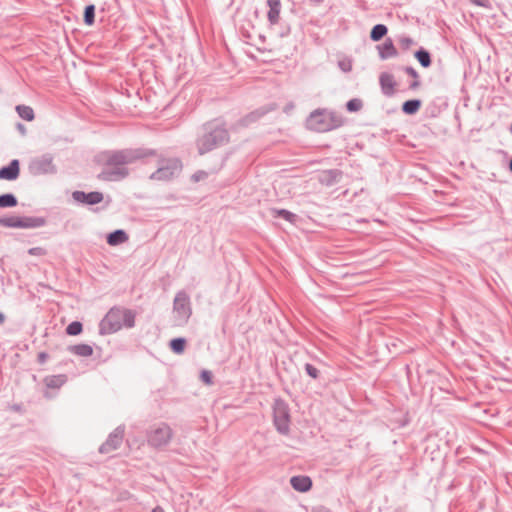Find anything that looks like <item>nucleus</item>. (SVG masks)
Segmentation results:
<instances>
[{"label":"nucleus","instance_id":"obj_1","mask_svg":"<svg viewBox=\"0 0 512 512\" xmlns=\"http://www.w3.org/2000/svg\"><path fill=\"white\" fill-rule=\"evenodd\" d=\"M143 155L138 150L126 149L107 152L104 155L105 167L99 178L105 181H119L129 174L127 165L135 162Z\"/></svg>","mask_w":512,"mask_h":512},{"label":"nucleus","instance_id":"obj_2","mask_svg":"<svg viewBox=\"0 0 512 512\" xmlns=\"http://www.w3.org/2000/svg\"><path fill=\"white\" fill-rule=\"evenodd\" d=\"M135 325V313L126 308L113 307L100 322V334H112L122 328H132Z\"/></svg>","mask_w":512,"mask_h":512},{"label":"nucleus","instance_id":"obj_3","mask_svg":"<svg viewBox=\"0 0 512 512\" xmlns=\"http://www.w3.org/2000/svg\"><path fill=\"white\" fill-rule=\"evenodd\" d=\"M183 170V164L176 157H159L157 169L149 175V179L158 182H169L178 178Z\"/></svg>","mask_w":512,"mask_h":512},{"label":"nucleus","instance_id":"obj_4","mask_svg":"<svg viewBox=\"0 0 512 512\" xmlns=\"http://www.w3.org/2000/svg\"><path fill=\"white\" fill-rule=\"evenodd\" d=\"M310 130L316 132H327L342 125V120L335 113L326 109L313 111L306 120Z\"/></svg>","mask_w":512,"mask_h":512},{"label":"nucleus","instance_id":"obj_5","mask_svg":"<svg viewBox=\"0 0 512 512\" xmlns=\"http://www.w3.org/2000/svg\"><path fill=\"white\" fill-rule=\"evenodd\" d=\"M228 141V132L221 126L206 127L205 132L197 139L200 154H205Z\"/></svg>","mask_w":512,"mask_h":512},{"label":"nucleus","instance_id":"obj_6","mask_svg":"<svg viewBox=\"0 0 512 512\" xmlns=\"http://www.w3.org/2000/svg\"><path fill=\"white\" fill-rule=\"evenodd\" d=\"M192 315L190 296L185 291H178L173 300L172 322L174 326H184Z\"/></svg>","mask_w":512,"mask_h":512},{"label":"nucleus","instance_id":"obj_7","mask_svg":"<svg viewBox=\"0 0 512 512\" xmlns=\"http://www.w3.org/2000/svg\"><path fill=\"white\" fill-rule=\"evenodd\" d=\"M173 438V430L167 423H158L151 426L146 433L149 446L160 449L166 447Z\"/></svg>","mask_w":512,"mask_h":512},{"label":"nucleus","instance_id":"obj_8","mask_svg":"<svg viewBox=\"0 0 512 512\" xmlns=\"http://www.w3.org/2000/svg\"><path fill=\"white\" fill-rule=\"evenodd\" d=\"M273 422L276 430L282 435L290 432V409L282 399H275L273 404Z\"/></svg>","mask_w":512,"mask_h":512},{"label":"nucleus","instance_id":"obj_9","mask_svg":"<svg viewBox=\"0 0 512 512\" xmlns=\"http://www.w3.org/2000/svg\"><path fill=\"white\" fill-rule=\"evenodd\" d=\"M125 433L124 426H118L115 428L109 435L106 441L100 446L99 452L102 454L110 453L117 448L120 447V445L123 442Z\"/></svg>","mask_w":512,"mask_h":512},{"label":"nucleus","instance_id":"obj_10","mask_svg":"<svg viewBox=\"0 0 512 512\" xmlns=\"http://www.w3.org/2000/svg\"><path fill=\"white\" fill-rule=\"evenodd\" d=\"M30 169L34 175L52 174L56 171L53 159L50 156H43L32 161Z\"/></svg>","mask_w":512,"mask_h":512},{"label":"nucleus","instance_id":"obj_11","mask_svg":"<svg viewBox=\"0 0 512 512\" xmlns=\"http://www.w3.org/2000/svg\"><path fill=\"white\" fill-rule=\"evenodd\" d=\"M72 198L75 202L80 204L94 205L103 200V194L98 191L85 193L83 191H74Z\"/></svg>","mask_w":512,"mask_h":512},{"label":"nucleus","instance_id":"obj_12","mask_svg":"<svg viewBox=\"0 0 512 512\" xmlns=\"http://www.w3.org/2000/svg\"><path fill=\"white\" fill-rule=\"evenodd\" d=\"M19 172V160L14 159L8 166L2 167L0 169V179L8 181L16 180L19 176Z\"/></svg>","mask_w":512,"mask_h":512},{"label":"nucleus","instance_id":"obj_13","mask_svg":"<svg viewBox=\"0 0 512 512\" xmlns=\"http://www.w3.org/2000/svg\"><path fill=\"white\" fill-rule=\"evenodd\" d=\"M46 223V218L41 216H20V229L40 228Z\"/></svg>","mask_w":512,"mask_h":512},{"label":"nucleus","instance_id":"obj_14","mask_svg":"<svg viewBox=\"0 0 512 512\" xmlns=\"http://www.w3.org/2000/svg\"><path fill=\"white\" fill-rule=\"evenodd\" d=\"M379 57L382 60L397 56V50L392 39L387 38L383 44L377 46Z\"/></svg>","mask_w":512,"mask_h":512},{"label":"nucleus","instance_id":"obj_15","mask_svg":"<svg viewBox=\"0 0 512 512\" xmlns=\"http://www.w3.org/2000/svg\"><path fill=\"white\" fill-rule=\"evenodd\" d=\"M290 484L296 491L307 492L312 486V481L308 476L298 475L290 479Z\"/></svg>","mask_w":512,"mask_h":512},{"label":"nucleus","instance_id":"obj_16","mask_svg":"<svg viewBox=\"0 0 512 512\" xmlns=\"http://www.w3.org/2000/svg\"><path fill=\"white\" fill-rule=\"evenodd\" d=\"M267 5L269 7L267 13L268 21L271 25H275L279 20L281 2L280 0H267Z\"/></svg>","mask_w":512,"mask_h":512},{"label":"nucleus","instance_id":"obj_17","mask_svg":"<svg viewBox=\"0 0 512 512\" xmlns=\"http://www.w3.org/2000/svg\"><path fill=\"white\" fill-rule=\"evenodd\" d=\"M67 382L65 374L50 375L44 378V383L48 389H60Z\"/></svg>","mask_w":512,"mask_h":512},{"label":"nucleus","instance_id":"obj_18","mask_svg":"<svg viewBox=\"0 0 512 512\" xmlns=\"http://www.w3.org/2000/svg\"><path fill=\"white\" fill-rule=\"evenodd\" d=\"M380 84L385 95H392L394 93L395 81L392 75L383 73L380 76Z\"/></svg>","mask_w":512,"mask_h":512},{"label":"nucleus","instance_id":"obj_19","mask_svg":"<svg viewBox=\"0 0 512 512\" xmlns=\"http://www.w3.org/2000/svg\"><path fill=\"white\" fill-rule=\"evenodd\" d=\"M128 240L127 233L122 229H117L107 236V243L111 246H117Z\"/></svg>","mask_w":512,"mask_h":512},{"label":"nucleus","instance_id":"obj_20","mask_svg":"<svg viewBox=\"0 0 512 512\" xmlns=\"http://www.w3.org/2000/svg\"><path fill=\"white\" fill-rule=\"evenodd\" d=\"M68 350L80 357H89L93 354V347L88 344H76L68 348Z\"/></svg>","mask_w":512,"mask_h":512},{"label":"nucleus","instance_id":"obj_21","mask_svg":"<svg viewBox=\"0 0 512 512\" xmlns=\"http://www.w3.org/2000/svg\"><path fill=\"white\" fill-rule=\"evenodd\" d=\"M16 112L20 118L26 121H32L35 118L34 110L27 105H17Z\"/></svg>","mask_w":512,"mask_h":512},{"label":"nucleus","instance_id":"obj_22","mask_svg":"<svg viewBox=\"0 0 512 512\" xmlns=\"http://www.w3.org/2000/svg\"><path fill=\"white\" fill-rule=\"evenodd\" d=\"M271 214L273 217H282L289 223H295L297 216L286 209H271Z\"/></svg>","mask_w":512,"mask_h":512},{"label":"nucleus","instance_id":"obj_23","mask_svg":"<svg viewBox=\"0 0 512 512\" xmlns=\"http://www.w3.org/2000/svg\"><path fill=\"white\" fill-rule=\"evenodd\" d=\"M0 225L7 228L20 229V216L12 215L0 218Z\"/></svg>","mask_w":512,"mask_h":512},{"label":"nucleus","instance_id":"obj_24","mask_svg":"<svg viewBox=\"0 0 512 512\" xmlns=\"http://www.w3.org/2000/svg\"><path fill=\"white\" fill-rule=\"evenodd\" d=\"M387 31L388 29L384 24H377L372 28L370 38L373 41H379L387 34Z\"/></svg>","mask_w":512,"mask_h":512},{"label":"nucleus","instance_id":"obj_25","mask_svg":"<svg viewBox=\"0 0 512 512\" xmlns=\"http://www.w3.org/2000/svg\"><path fill=\"white\" fill-rule=\"evenodd\" d=\"M421 106V101L418 100V99H413V100H408L406 102H404L403 106H402V110L404 113L406 114H414L418 111V109L420 108Z\"/></svg>","mask_w":512,"mask_h":512},{"label":"nucleus","instance_id":"obj_26","mask_svg":"<svg viewBox=\"0 0 512 512\" xmlns=\"http://www.w3.org/2000/svg\"><path fill=\"white\" fill-rule=\"evenodd\" d=\"M17 205V198L12 193L0 195V208L15 207Z\"/></svg>","mask_w":512,"mask_h":512},{"label":"nucleus","instance_id":"obj_27","mask_svg":"<svg viewBox=\"0 0 512 512\" xmlns=\"http://www.w3.org/2000/svg\"><path fill=\"white\" fill-rule=\"evenodd\" d=\"M415 57L417 58V60L421 64V66H423L424 68H427L430 66L431 58H430V54L428 51H426L424 49H420L415 53Z\"/></svg>","mask_w":512,"mask_h":512},{"label":"nucleus","instance_id":"obj_28","mask_svg":"<svg viewBox=\"0 0 512 512\" xmlns=\"http://www.w3.org/2000/svg\"><path fill=\"white\" fill-rule=\"evenodd\" d=\"M340 175L339 171L337 170H328L323 172L320 180L322 183L326 185H331L337 180V177Z\"/></svg>","mask_w":512,"mask_h":512},{"label":"nucleus","instance_id":"obj_29","mask_svg":"<svg viewBox=\"0 0 512 512\" xmlns=\"http://www.w3.org/2000/svg\"><path fill=\"white\" fill-rule=\"evenodd\" d=\"M186 340L182 337L174 338L170 342V347L176 354H182L184 352Z\"/></svg>","mask_w":512,"mask_h":512},{"label":"nucleus","instance_id":"obj_30","mask_svg":"<svg viewBox=\"0 0 512 512\" xmlns=\"http://www.w3.org/2000/svg\"><path fill=\"white\" fill-rule=\"evenodd\" d=\"M94 16H95V6L92 4L86 6L85 11H84L85 24L88 26H91L94 23Z\"/></svg>","mask_w":512,"mask_h":512},{"label":"nucleus","instance_id":"obj_31","mask_svg":"<svg viewBox=\"0 0 512 512\" xmlns=\"http://www.w3.org/2000/svg\"><path fill=\"white\" fill-rule=\"evenodd\" d=\"M82 332V324L79 321L71 322L67 328L66 333L71 336H76Z\"/></svg>","mask_w":512,"mask_h":512},{"label":"nucleus","instance_id":"obj_32","mask_svg":"<svg viewBox=\"0 0 512 512\" xmlns=\"http://www.w3.org/2000/svg\"><path fill=\"white\" fill-rule=\"evenodd\" d=\"M346 108L349 112H357L362 108V101L358 98H353L347 102Z\"/></svg>","mask_w":512,"mask_h":512},{"label":"nucleus","instance_id":"obj_33","mask_svg":"<svg viewBox=\"0 0 512 512\" xmlns=\"http://www.w3.org/2000/svg\"><path fill=\"white\" fill-rule=\"evenodd\" d=\"M338 67L341 71L348 73L352 70V61L350 58H343L338 61Z\"/></svg>","mask_w":512,"mask_h":512},{"label":"nucleus","instance_id":"obj_34","mask_svg":"<svg viewBox=\"0 0 512 512\" xmlns=\"http://www.w3.org/2000/svg\"><path fill=\"white\" fill-rule=\"evenodd\" d=\"M405 71H406V73H407L408 75H410V76L414 79V81H413V83L410 85V87H411V88H413V89L417 88V87L419 86V84H420V83H419V80H418V77H419V76H418L417 71H416L413 67H406V68H405Z\"/></svg>","mask_w":512,"mask_h":512},{"label":"nucleus","instance_id":"obj_35","mask_svg":"<svg viewBox=\"0 0 512 512\" xmlns=\"http://www.w3.org/2000/svg\"><path fill=\"white\" fill-rule=\"evenodd\" d=\"M305 371L310 377L314 379L318 377V370L312 364H305Z\"/></svg>","mask_w":512,"mask_h":512},{"label":"nucleus","instance_id":"obj_36","mask_svg":"<svg viewBox=\"0 0 512 512\" xmlns=\"http://www.w3.org/2000/svg\"><path fill=\"white\" fill-rule=\"evenodd\" d=\"M399 42L403 49L408 50L413 44L414 41L410 37H401Z\"/></svg>","mask_w":512,"mask_h":512},{"label":"nucleus","instance_id":"obj_37","mask_svg":"<svg viewBox=\"0 0 512 512\" xmlns=\"http://www.w3.org/2000/svg\"><path fill=\"white\" fill-rule=\"evenodd\" d=\"M28 253L32 256H44L46 250L42 247H32L28 250Z\"/></svg>","mask_w":512,"mask_h":512},{"label":"nucleus","instance_id":"obj_38","mask_svg":"<svg viewBox=\"0 0 512 512\" xmlns=\"http://www.w3.org/2000/svg\"><path fill=\"white\" fill-rule=\"evenodd\" d=\"M200 378H201V380H202L204 383H206V384H208V385H210V384L212 383V375H211V373H210L209 371H207V370H203V371L201 372V374H200Z\"/></svg>","mask_w":512,"mask_h":512},{"label":"nucleus","instance_id":"obj_39","mask_svg":"<svg viewBox=\"0 0 512 512\" xmlns=\"http://www.w3.org/2000/svg\"><path fill=\"white\" fill-rule=\"evenodd\" d=\"M477 6L485 7L488 4V0H471Z\"/></svg>","mask_w":512,"mask_h":512},{"label":"nucleus","instance_id":"obj_40","mask_svg":"<svg viewBox=\"0 0 512 512\" xmlns=\"http://www.w3.org/2000/svg\"><path fill=\"white\" fill-rule=\"evenodd\" d=\"M206 176V173L203 171H199L193 175V179L195 181H199L200 179L204 178Z\"/></svg>","mask_w":512,"mask_h":512},{"label":"nucleus","instance_id":"obj_41","mask_svg":"<svg viewBox=\"0 0 512 512\" xmlns=\"http://www.w3.org/2000/svg\"><path fill=\"white\" fill-rule=\"evenodd\" d=\"M47 358H48V355L45 352H41L38 355V360H39L40 363H45Z\"/></svg>","mask_w":512,"mask_h":512},{"label":"nucleus","instance_id":"obj_42","mask_svg":"<svg viewBox=\"0 0 512 512\" xmlns=\"http://www.w3.org/2000/svg\"><path fill=\"white\" fill-rule=\"evenodd\" d=\"M18 129L19 131L22 133V134H25L26 133V129L25 127L22 125V124H18Z\"/></svg>","mask_w":512,"mask_h":512},{"label":"nucleus","instance_id":"obj_43","mask_svg":"<svg viewBox=\"0 0 512 512\" xmlns=\"http://www.w3.org/2000/svg\"><path fill=\"white\" fill-rule=\"evenodd\" d=\"M152 512H164V509L160 506H156L155 508H153Z\"/></svg>","mask_w":512,"mask_h":512},{"label":"nucleus","instance_id":"obj_44","mask_svg":"<svg viewBox=\"0 0 512 512\" xmlns=\"http://www.w3.org/2000/svg\"><path fill=\"white\" fill-rule=\"evenodd\" d=\"M4 321H5V315L2 312H0V325L3 324Z\"/></svg>","mask_w":512,"mask_h":512},{"label":"nucleus","instance_id":"obj_45","mask_svg":"<svg viewBox=\"0 0 512 512\" xmlns=\"http://www.w3.org/2000/svg\"><path fill=\"white\" fill-rule=\"evenodd\" d=\"M509 168H510V170H511V172H512V159L510 160Z\"/></svg>","mask_w":512,"mask_h":512},{"label":"nucleus","instance_id":"obj_46","mask_svg":"<svg viewBox=\"0 0 512 512\" xmlns=\"http://www.w3.org/2000/svg\"><path fill=\"white\" fill-rule=\"evenodd\" d=\"M44 395H45V397H47V398H50V397H51L47 392H45V393H44Z\"/></svg>","mask_w":512,"mask_h":512},{"label":"nucleus","instance_id":"obj_47","mask_svg":"<svg viewBox=\"0 0 512 512\" xmlns=\"http://www.w3.org/2000/svg\"><path fill=\"white\" fill-rule=\"evenodd\" d=\"M318 3H321L323 0H316Z\"/></svg>","mask_w":512,"mask_h":512}]
</instances>
